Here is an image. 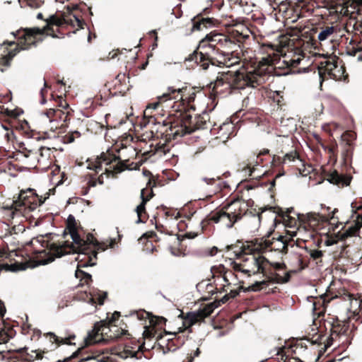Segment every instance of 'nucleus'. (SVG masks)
Returning <instances> with one entry per match:
<instances>
[{
	"label": "nucleus",
	"instance_id": "nucleus-1",
	"mask_svg": "<svg viewBox=\"0 0 362 362\" xmlns=\"http://www.w3.org/2000/svg\"><path fill=\"white\" fill-rule=\"evenodd\" d=\"M240 207L241 204L239 201L232 202L221 210L216 212L212 216L211 220L216 223H219L222 226L230 228L242 218Z\"/></svg>",
	"mask_w": 362,
	"mask_h": 362
},
{
	"label": "nucleus",
	"instance_id": "nucleus-2",
	"mask_svg": "<svg viewBox=\"0 0 362 362\" xmlns=\"http://www.w3.org/2000/svg\"><path fill=\"white\" fill-rule=\"evenodd\" d=\"M225 74L229 76L228 78L238 88H243L245 86L254 87V83L257 82V74H245L243 70L241 69L228 71Z\"/></svg>",
	"mask_w": 362,
	"mask_h": 362
},
{
	"label": "nucleus",
	"instance_id": "nucleus-3",
	"mask_svg": "<svg viewBox=\"0 0 362 362\" xmlns=\"http://www.w3.org/2000/svg\"><path fill=\"white\" fill-rule=\"evenodd\" d=\"M199 129L197 123V118L193 119L189 114H185L182 116L180 124L177 127V129L173 133L174 137L183 136L189 134Z\"/></svg>",
	"mask_w": 362,
	"mask_h": 362
},
{
	"label": "nucleus",
	"instance_id": "nucleus-4",
	"mask_svg": "<svg viewBox=\"0 0 362 362\" xmlns=\"http://www.w3.org/2000/svg\"><path fill=\"white\" fill-rule=\"evenodd\" d=\"M362 227V216H358L356 221L353 225L349 226L344 232L337 234V237L339 240H344L346 238L356 236L357 233Z\"/></svg>",
	"mask_w": 362,
	"mask_h": 362
},
{
	"label": "nucleus",
	"instance_id": "nucleus-5",
	"mask_svg": "<svg viewBox=\"0 0 362 362\" xmlns=\"http://www.w3.org/2000/svg\"><path fill=\"white\" fill-rule=\"evenodd\" d=\"M327 181L339 187L348 186L351 182V177L339 175L337 171H334L327 177Z\"/></svg>",
	"mask_w": 362,
	"mask_h": 362
},
{
	"label": "nucleus",
	"instance_id": "nucleus-6",
	"mask_svg": "<svg viewBox=\"0 0 362 362\" xmlns=\"http://www.w3.org/2000/svg\"><path fill=\"white\" fill-rule=\"evenodd\" d=\"M203 311L197 310V312L188 313L185 318V322L188 324V326H192L197 322L204 319L203 315Z\"/></svg>",
	"mask_w": 362,
	"mask_h": 362
},
{
	"label": "nucleus",
	"instance_id": "nucleus-7",
	"mask_svg": "<svg viewBox=\"0 0 362 362\" xmlns=\"http://www.w3.org/2000/svg\"><path fill=\"white\" fill-rule=\"evenodd\" d=\"M68 247H71V245H69V244H67L66 242H64V243L60 244V245L53 243L51 245V250L53 252L54 255L56 257L59 258V257H62L69 254V252H64L63 250L64 248Z\"/></svg>",
	"mask_w": 362,
	"mask_h": 362
},
{
	"label": "nucleus",
	"instance_id": "nucleus-8",
	"mask_svg": "<svg viewBox=\"0 0 362 362\" xmlns=\"http://www.w3.org/2000/svg\"><path fill=\"white\" fill-rule=\"evenodd\" d=\"M223 36L218 33H210L206 35L204 38H203L199 44L198 48H202L204 47V42L206 41L209 42H218L222 40Z\"/></svg>",
	"mask_w": 362,
	"mask_h": 362
},
{
	"label": "nucleus",
	"instance_id": "nucleus-9",
	"mask_svg": "<svg viewBox=\"0 0 362 362\" xmlns=\"http://www.w3.org/2000/svg\"><path fill=\"white\" fill-rule=\"evenodd\" d=\"M69 233L71 238L74 244H76L78 247H81L83 245V243L85 242L83 239H81L80 238V235L78 233L75 226H69Z\"/></svg>",
	"mask_w": 362,
	"mask_h": 362
},
{
	"label": "nucleus",
	"instance_id": "nucleus-10",
	"mask_svg": "<svg viewBox=\"0 0 362 362\" xmlns=\"http://www.w3.org/2000/svg\"><path fill=\"white\" fill-rule=\"evenodd\" d=\"M181 89L180 88H178V89H175L172 87H168V91L163 93L162 95L158 96V99L160 100V101H167V100H178V98H171L170 97V94L171 93H174L175 92H177V93H180L181 92ZM180 98H179L180 100Z\"/></svg>",
	"mask_w": 362,
	"mask_h": 362
},
{
	"label": "nucleus",
	"instance_id": "nucleus-11",
	"mask_svg": "<svg viewBox=\"0 0 362 362\" xmlns=\"http://www.w3.org/2000/svg\"><path fill=\"white\" fill-rule=\"evenodd\" d=\"M140 196H141V198L142 199V202H141V203L139 206H137V207L136 209V211L138 217H139L141 216V214L145 210V204H146V202L151 197L152 193L151 194L150 197H146H146H144V189H143L141 191Z\"/></svg>",
	"mask_w": 362,
	"mask_h": 362
},
{
	"label": "nucleus",
	"instance_id": "nucleus-12",
	"mask_svg": "<svg viewBox=\"0 0 362 362\" xmlns=\"http://www.w3.org/2000/svg\"><path fill=\"white\" fill-rule=\"evenodd\" d=\"M334 33V28L332 26L327 27L325 30H322L318 34V40L320 41H325L327 37Z\"/></svg>",
	"mask_w": 362,
	"mask_h": 362
},
{
	"label": "nucleus",
	"instance_id": "nucleus-13",
	"mask_svg": "<svg viewBox=\"0 0 362 362\" xmlns=\"http://www.w3.org/2000/svg\"><path fill=\"white\" fill-rule=\"evenodd\" d=\"M45 30L46 29L45 27L43 28V29H40L37 27L25 28V33L28 36H35L37 35H42V33H44Z\"/></svg>",
	"mask_w": 362,
	"mask_h": 362
},
{
	"label": "nucleus",
	"instance_id": "nucleus-14",
	"mask_svg": "<svg viewBox=\"0 0 362 362\" xmlns=\"http://www.w3.org/2000/svg\"><path fill=\"white\" fill-rule=\"evenodd\" d=\"M47 25L45 26V29L49 25H62V21L57 18L55 16L52 15L49 17L46 20Z\"/></svg>",
	"mask_w": 362,
	"mask_h": 362
},
{
	"label": "nucleus",
	"instance_id": "nucleus-15",
	"mask_svg": "<svg viewBox=\"0 0 362 362\" xmlns=\"http://www.w3.org/2000/svg\"><path fill=\"white\" fill-rule=\"evenodd\" d=\"M265 284H266L265 281H256L251 286L245 288L244 291H258L260 290L259 286L261 285H264Z\"/></svg>",
	"mask_w": 362,
	"mask_h": 362
},
{
	"label": "nucleus",
	"instance_id": "nucleus-16",
	"mask_svg": "<svg viewBox=\"0 0 362 362\" xmlns=\"http://www.w3.org/2000/svg\"><path fill=\"white\" fill-rule=\"evenodd\" d=\"M216 307L215 303H210L208 304L206 307H204L203 309H201V311H203L202 315L204 317H208L214 310V308Z\"/></svg>",
	"mask_w": 362,
	"mask_h": 362
},
{
	"label": "nucleus",
	"instance_id": "nucleus-17",
	"mask_svg": "<svg viewBox=\"0 0 362 362\" xmlns=\"http://www.w3.org/2000/svg\"><path fill=\"white\" fill-rule=\"evenodd\" d=\"M216 307L215 303H210L208 304L206 307H204L203 309H201V311H203L202 315L204 317H208L214 310V308Z\"/></svg>",
	"mask_w": 362,
	"mask_h": 362
},
{
	"label": "nucleus",
	"instance_id": "nucleus-18",
	"mask_svg": "<svg viewBox=\"0 0 362 362\" xmlns=\"http://www.w3.org/2000/svg\"><path fill=\"white\" fill-rule=\"evenodd\" d=\"M216 307L215 303H210L208 304L206 307H204L203 309H201V311H203L202 315L204 317H208L214 310V308Z\"/></svg>",
	"mask_w": 362,
	"mask_h": 362
},
{
	"label": "nucleus",
	"instance_id": "nucleus-19",
	"mask_svg": "<svg viewBox=\"0 0 362 362\" xmlns=\"http://www.w3.org/2000/svg\"><path fill=\"white\" fill-rule=\"evenodd\" d=\"M147 316H148V318L149 319V322L151 325H153V327L156 326L158 322L159 321H164L165 322L166 321V319L163 317H156L155 316H153L151 313H147Z\"/></svg>",
	"mask_w": 362,
	"mask_h": 362
},
{
	"label": "nucleus",
	"instance_id": "nucleus-20",
	"mask_svg": "<svg viewBox=\"0 0 362 362\" xmlns=\"http://www.w3.org/2000/svg\"><path fill=\"white\" fill-rule=\"evenodd\" d=\"M143 339H151L154 337V329H150L148 326H144V329L142 333Z\"/></svg>",
	"mask_w": 362,
	"mask_h": 362
},
{
	"label": "nucleus",
	"instance_id": "nucleus-21",
	"mask_svg": "<svg viewBox=\"0 0 362 362\" xmlns=\"http://www.w3.org/2000/svg\"><path fill=\"white\" fill-rule=\"evenodd\" d=\"M24 199H25L24 193H21L18 195V198L13 201L12 206L16 209L18 207L23 206L24 204H23Z\"/></svg>",
	"mask_w": 362,
	"mask_h": 362
},
{
	"label": "nucleus",
	"instance_id": "nucleus-22",
	"mask_svg": "<svg viewBox=\"0 0 362 362\" xmlns=\"http://www.w3.org/2000/svg\"><path fill=\"white\" fill-rule=\"evenodd\" d=\"M48 334H49L51 337H52L54 341L58 344H71V343L69 342V338L59 339L57 337V336L53 332H49V333H48Z\"/></svg>",
	"mask_w": 362,
	"mask_h": 362
},
{
	"label": "nucleus",
	"instance_id": "nucleus-23",
	"mask_svg": "<svg viewBox=\"0 0 362 362\" xmlns=\"http://www.w3.org/2000/svg\"><path fill=\"white\" fill-rule=\"evenodd\" d=\"M9 267L10 268L8 269V272H13L23 271L26 269V267L25 265H23L22 264H17V263L10 264Z\"/></svg>",
	"mask_w": 362,
	"mask_h": 362
},
{
	"label": "nucleus",
	"instance_id": "nucleus-24",
	"mask_svg": "<svg viewBox=\"0 0 362 362\" xmlns=\"http://www.w3.org/2000/svg\"><path fill=\"white\" fill-rule=\"evenodd\" d=\"M298 158L297 153L295 151H291L288 153H286L284 156V163H286V161L293 162V161H295L296 158Z\"/></svg>",
	"mask_w": 362,
	"mask_h": 362
},
{
	"label": "nucleus",
	"instance_id": "nucleus-25",
	"mask_svg": "<svg viewBox=\"0 0 362 362\" xmlns=\"http://www.w3.org/2000/svg\"><path fill=\"white\" fill-rule=\"evenodd\" d=\"M100 159L103 162L106 163V164H110L111 162H112V160H116L117 159H118V158L115 156L113 158H110V155L103 154L100 156Z\"/></svg>",
	"mask_w": 362,
	"mask_h": 362
},
{
	"label": "nucleus",
	"instance_id": "nucleus-26",
	"mask_svg": "<svg viewBox=\"0 0 362 362\" xmlns=\"http://www.w3.org/2000/svg\"><path fill=\"white\" fill-rule=\"evenodd\" d=\"M252 259L254 264L257 267V269L260 270L262 269L261 264L263 262L264 259L262 258L261 257H252Z\"/></svg>",
	"mask_w": 362,
	"mask_h": 362
},
{
	"label": "nucleus",
	"instance_id": "nucleus-27",
	"mask_svg": "<svg viewBox=\"0 0 362 362\" xmlns=\"http://www.w3.org/2000/svg\"><path fill=\"white\" fill-rule=\"evenodd\" d=\"M310 255L313 259H318L322 255V252L318 250H311L310 252Z\"/></svg>",
	"mask_w": 362,
	"mask_h": 362
},
{
	"label": "nucleus",
	"instance_id": "nucleus-28",
	"mask_svg": "<svg viewBox=\"0 0 362 362\" xmlns=\"http://www.w3.org/2000/svg\"><path fill=\"white\" fill-rule=\"evenodd\" d=\"M210 22V19L209 18H204L202 19V21L200 22H197L194 26H193V30H201V25L202 24L204 23H209Z\"/></svg>",
	"mask_w": 362,
	"mask_h": 362
},
{
	"label": "nucleus",
	"instance_id": "nucleus-29",
	"mask_svg": "<svg viewBox=\"0 0 362 362\" xmlns=\"http://www.w3.org/2000/svg\"><path fill=\"white\" fill-rule=\"evenodd\" d=\"M284 349H285V346H281V347H276L274 351H276V354L277 356H280L281 358H283L285 355L284 354Z\"/></svg>",
	"mask_w": 362,
	"mask_h": 362
},
{
	"label": "nucleus",
	"instance_id": "nucleus-30",
	"mask_svg": "<svg viewBox=\"0 0 362 362\" xmlns=\"http://www.w3.org/2000/svg\"><path fill=\"white\" fill-rule=\"evenodd\" d=\"M79 274H81L83 276V277L86 279H91V275L90 274L86 273L82 270H79V269L76 270V274H75L76 276L78 277Z\"/></svg>",
	"mask_w": 362,
	"mask_h": 362
},
{
	"label": "nucleus",
	"instance_id": "nucleus-31",
	"mask_svg": "<svg viewBox=\"0 0 362 362\" xmlns=\"http://www.w3.org/2000/svg\"><path fill=\"white\" fill-rule=\"evenodd\" d=\"M95 240H94L93 235L91 234H89L87 236L86 240H84L85 243H83V245H86V244L95 245Z\"/></svg>",
	"mask_w": 362,
	"mask_h": 362
},
{
	"label": "nucleus",
	"instance_id": "nucleus-32",
	"mask_svg": "<svg viewBox=\"0 0 362 362\" xmlns=\"http://www.w3.org/2000/svg\"><path fill=\"white\" fill-rule=\"evenodd\" d=\"M67 221H68V226H67V228L69 230V226H75V218L74 216L72 215H69L68 218H67Z\"/></svg>",
	"mask_w": 362,
	"mask_h": 362
},
{
	"label": "nucleus",
	"instance_id": "nucleus-33",
	"mask_svg": "<svg viewBox=\"0 0 362 362\" xmlns=\"http://www.w3.org/2000/svg\"><path fill=\"white\" fill-rule=\"evenodd\" d=\"M300 62V58H297L296 59H291V60H289L288 62H287V64L288 66H296V65L299 64Z\"/></svg>",
	"mask_w": 362,
	"mask_h": 362
},
{
	"label": "nucleus",
	"instance_id": "nucleus-34",
	"mask_svg": "<svg viewBox=\"0 0 362 362\" xmlns=\"http://www.w3.org/2000/svg\"><path fill=\"white\" fill-rule=\"evenodd\" d=\"M269 264L271 266L274 267L276 269H280L285 267L284 263H279V262H269Z\"/></svg>",
	"mask_w": 362,
	"mask_h": 362
},
{
	"label": "nucleus",
	"instance_id": "nucleus-35",
	"mask_svg": "<svg viewBox=\"0 0 362 362\" xmlns=\"http://www.w3.org/2000/svg\"><path fill=\"white\" fill-rule=\"evenodd\" d=\"M124 164L119 163L114 167V170L117 173H120L124 170Z\"/></svg>",
	"mask_w": 362,
	"mask_h": 362
},
{
	"label": "nucleus",
	"instance_id": "nucleus-36",
	"mask_svg": "<svg viewBox=\"0 0 362 362\" xmlns=\"http://www.w3.org/2000/svg\"><path fill=\"white\" fill-rule=\"evenodd\" d=\"M160 102H161V101H160V100H158V102L154 103H153V104H151V105H148L146 107V112L148 111V110H151V109H152V110H156V109L158 107V105H159V104H160Z\"/></svg>",
	"mask_w": 362,
	"mask_h": 362
},
{
	"label": "nucleus",
	"instance_id": "nucleus-37",
	"mask_svg": "<svg viewBox=\"0 0 362 362\" xmlns=\"http://www.w3.org/2000/svg\"><path fill=\"white\" fill-rule=\"evenodd\" d=\"M277 240H278V241H280V242L283 244V247H282L283 250H286V247H287V245H288V240H284V237H283V236H281V235H280V236L277 238Z\"/></svg>",
	"mask_w": 362,
	"mask_h": 362
},
{
	"label": "nucleus",
	"instance_id": "nucleus-38",
	"mask_svg": "<svg viewBox=\"0 0 362 362\" xmlns=\"http://www.w3.org/2000/svg\"><path fill=\"white\" fill-rule=\"evenodd\" d=\"M6 307L2 300H0V316L3 317L6 313Z\"/></svg>",
	"mask_w": 362,
	"mask_h": 362
},
{
	"label": "nucleus",
	"instance_id": "nucleus-39",
	"mask_svg": "<svg viewBox=\"0 0 362 362\" xmlns=\"http://www.w3.org/2000/svg\"><path fill=\"white\" fill-rule=\"evenodd\" d=\"M297 234V231L296 230H287L286 231V235H288L289 238H288V240H291L292 239L293 237H295Z\"/></svg>",
	"mask_w": 362,
	"mask_h": 362
},
{
	"label": "nucleus",
	"instance_id": "nucleus-40",
	"mask_svg": "<svg viewBox=\"0 0 362 362\" xmlns=\"http://www.w3.org/2000/svg\"><path fill=\"white\" fill-rule=\"evenodd\" d=\"M119 316V313L118 312H115L109 320L108 324L113 322Z\"/></svg>",
	"mask_w": 362,
	"mask_h": 362
},
{
	"label": "nucleus",
	"instance_id": "nucleus-41",
	"mask_svg": "<svg viewBox=\"0 0 362 362\" xmlns=\"http://www.w3.org/2000/svg\"><path fill=\"white\" fill-rule=\"evenodd\" d=\"M337 243V240L333 238H329L325 241V245L327 246H331Z\"/></svg>",
	"mask_w": 362,
	"mask_h": 362
},
{
	"label": "nucleus",
	"instance_id": "nucleus-42",
	"mask_svg": "<svg viewBox=\"0 0 362 362\" xmlns=\"http://www.w3.org/2000/svg\"><path fill=\"white\" fill-rule=\"evenodd\" d=\"M98 250L105 251L107 247L101 245L97 240H95V244L94 245Z\"/></svg>",
	"mask_w": 362,
	"mask_h": 362
},
{
	"label": "nucleus",
	"instance_id": "nucleus-43",
	"mask_svg": "<svg viewBox=\"0 0 362 362\" xmlns=\"http://www.w3.org/2000/svg\"><path fill=\"white\" fill-rule=\"evenodd\" d=\"M239 294L238 290H232L230 291V293L228 294L229 297L230 298H235Z\"/></svg>",
	"mask_w": 362,
	"mask_h": 362
},
{
	"label": "nucleus",
	"instance_id": "nucleus-44",
	"mask_svg": "<svg viewBox=\"0 0 362 362\" xmlns=\"http://www.w3.org/2000/svg\"><path fill=\"white\" fill-rule=\"evenodd\" d=\"M9 267H10V265L8 264H0V271L1 270L8 271V269L10 268Z\"/></svg>",
	"mask_w": 362,
	"mask_h": 362
},
{
	"label": "nucleus",
	"instance_id": "nucleus-45",
	"mask_svg": "<svg viewBox=\"0 0 362 362\" xmlns=\"http://www.w3.org/2000/svg\"><path fill=\"white\" fill-rule=\"evenodd\" d=\"M289 279H290V274L288 272V273L286 274V275L282 279L281 282L282 283H286V282H288L289 281Z\"/></svg>",
	"mask_w": 362,
	"mask_h": 362
},
{
	"label": "nucleus",
	"instance_id": "nucleus-46",
	"mask_svg": "<svg viewBox=\"0 0 362 362\" xmlns=\"http://www.w3.org/2000/svg\"><path fill=\"white\" fill-rule=\"evenodd\" d=\"M115 245V239H111L108 246L110 248H114Z\"/></svg>",
	"mask_w": 362,
	"mask_h": 362
},
{
	"label": "nucleus",
	"instance_id": "nucleus-47",
	"mask_svg": "<svg viewBox=\"0 0 362 362\" xmlns=\"http://www.w3.org/2000/svg\"><path fill=\"white\" fill-rule=\"evenodd\" d=\"M217 252V248L216 247H214L211 249L210 250V255L211 256H213L216 254V252Z\"/></svg>",
	"mask_w": 362,
	"mask_h": 362
},
{
	"label": "nucleus",
	"instance_id": "nucleus-48",
	"mask_svg": "<svg viewBox=\"0 0 362 362\" xmlns=\"http://www.w3.org/2000/svg\"><path fill=\"white\" fill-rule=\"evenodd\" d=\"M228 298H229V296H228V295H226V296H224L221 299V301L223 303H226V302L228 300Z\"/></svg>",
	"mask_w": 362,
	"mask_h": 362
},
{
	"label": "nucleus",
	"instance_id": "nucleus-49",
	"mask_svg": "<svg viewBox=\"0 0 362 362\" xmlns=\"http://www.w3.org/2000/svg\"><path fill=\"white\" fill-rule=\"evenodd\" d=\"M81 349H82V348H79V349H78V350H77L76 351H75V352L71 355V358H74V357H76V356L78 354V353L80 352V351L81 350Z\"/></svg>",
	"mask_w": 362,
	"mask_h": 362
},
{
	"label": "nucleus",
	"instance_id": "nucleus-50",
	"mask_svg": "<svg viewBox=\"0 0 362 362\" xmlns=\"http://www.w3.org/2000/svg\"><path fill=\"white\" fill-rule=\"evenodd\" d=\"M104 331H105V327H103V326H101L100 328L98 329L97 332H101V333L103 334L104 332Z\"/></svg>",
	"mask_w": 362,
	"mask_h": 362
},
{
	"label": "nucleus",
	"instance_id": "nucleus-51",
	"mask_svg": "<svg viewBox=\"0 0 362 362\" xmlns=\"http://www.w3.org/2000/svg\"><path fill=\"white\" fill-rule=\"evenodd\" d=\"M165 334H169V335H173V336L176 335V332H168V331H165Z\"/></svg>",
	"mask_w": 362,
	"mask_h": 362
},
{
	"label": "nucleus",
	"instance_id": "nucleus-52",
	"mask_svg": "<svg viewBox=\"0 0 362 362\" xmlns=\"http://www.w3.org/2000/svg\"><path fill=\"white\" fill-rule=\"evenodd\" d=\"M200 354V351H199V349H197L195 352H194V356H198Z\"/></svg>",
	"mask_w": 362,
	"mask_h": 362
},
{
	"label": "nucleus",
	"instance_id": "nucleus-53",
	"mask_svg": "<svg viewBox=\"0 0 362 362\" xmlns=\"http://www.w3.org/2000/svg\"><path fill=\"white\" fill-rule=\"evenodd\" d=\"M88 265H90V266H94V265H95V263H94V262H93V263H91V264H87V263H85V264H83V266H82V267H88Z\"/></svg>",
	"mask_w": 362,
	"mask_h": 362
},
{
	"label": "nucleus",
	"instance_id": "nucleus-54",
	"mask_svg": "<svg viewBox=\"0 0 362 362\" xmlns=\"http://www.w3.org/2000/svg\"><path fill=\"white\" fill-rule=\"evenodd\" d=\"M353 2L357 4H362V0H352Z\"/></svg>",
	"mask_w": 362,
	"mask_h": 362
},
{
	"label": "nucleus",
	"instance_id": "nucleus-55",
	"mask_svg": "<svg viewBox=\"0 0 362 362\" xmlns=\"http://www.w3.org/2000/svg\"><path fill=\"white\" fill-rule=\"evenodd\" d=\"M37 19H42V14L41 13H37Z\"/></svg>",
	"mask_w": 362,
	"mask_h": 362
},
{
	"label": "nucleus",
	"instance_id": "nucleus-56",
	"mask_svg": "<svg viewBox=\"0 0 362 362\" xmlns=\"http://www.w3.org/2000/svg\"><path fill=\"white\" fill-rule=\"evenodd\" d=\"M8 114L9 115H11V116H16V115L13 114V110L8 111Z\"/></svg>",
	"mask_w": 362,
	"mask_h": 362
},
{
	"label": "nucleus",
	"instance_id": "nucleus-57",
	"mask_svg": "<svg viewBox=\"0 0 362 362\" xmlns=\"http://www.w3.org/2000/svg\"><path fill=\"white\" fill-rule=\"evenodd\" d=\"M236 64H238V62H235V63H232L230 65H228V67H232V66H234Z\"/></svg>",
	"mask_w": 362,
	"mask_h": 362
},
{
	"label": "nucleus",
	"instance_id": "nucleus-58",
	"mask_svg": "<svg viewBox=\"0 0 362 362\" xmlns=\"http://www.w3.org/2000/svg\"><path fill=\"white\" fill-rule=\"evenodd\" d=\"M99 303H100V305H102V304L103 303V298H100L99 299Z\"/></svg>",
	"mask_w": 362,
	"mask_h": 362
},
{
	"label": "nucleus",
	"instance_id": "nucleus-59",
	"mask_svg": "<svg viewBox=\"0 0 362 362\" xmlns=\"http://www.w3.org/2000/svg\"><path fill=\"white\" fill-rule=\"evenodd\" d=\"M199 55H200V59H204V54H202V52H200Z\"/></svg>",
	"mask_w": 362,
	"mask_h": 362
},
{
	"label": "nucleus",
	"instance_id": "nucleus-60",
	"mask_svg": "<svg viewBox=\"0 0 362 362\" xmlns=\"http://www.w3.org/2000/svg\"><path fill=\"white\" fill-rule=\"evenodd\" d=\"M203 180H204V182H208L210 180V179H207V178H206V177H205V178H203Z\"/></svg>",
	"mask_w": 362,
	"mask_h": 362
},
{
	"label": "nucleus",
	"instance_id": "nucleus-61",
	"mask_svg": "<svg viewBox=\"0 0 362 362\" xmlns=\"http://www.w3.org/2000/svg\"><path fill=\"white\" fill-rule=\"evenodd\" d=\"M209 48L214 49V45L213 44H210V45H209Z\"/></svg>",
	"mask_w": 362,
	"mask_h": 362
},
{
	"label": "nucleus",
	"instance_id": "nucleus-62",
	"mask_svg": "<svg viewBox=\"0 0 362 362\" xmlns=\"http://www.w3.org/2000/svg\"><path fill=\"white\" fill-rule=\"evenodd\" d=\"M69 139V142H73L74 141V138L71 137V136Z\"/></svg>",
	"mask_w": 362,
	"mask_h": 362
},
{
	"label": "nucleus",
	"instance_id": "nucleus-63",
	"mask_svg": "<svg viewBox=\"0 0 362 362\" xmlns=\"http://www.w3.org/2000/svg\"><path fill=\"white\" fill-rule=\"evenodd\" d=\"M58 83L61 84H64L63 80L58 81Z\"/></svg>",
	"mask_w": 362,
	"mask_h": 362
},
{
	"label": "nucleus",
	"instance_id": "nucleus-64",
	"mask_svg": "<svg viewBox=\"0 0 362 362\" xmlns=\"http://www.w3.org/2000/svg\"><path fill=\"white\" fill-rule=\"evenodd\" d=\"M141 221L140 216L139 217L138 220L136 221V223H140Z\"/></svg>",
	"mask_w": 362,
	"mask_h": 362
}]
</instances>
